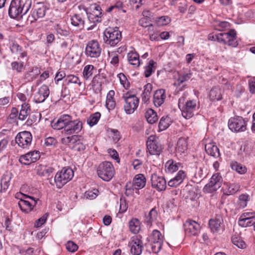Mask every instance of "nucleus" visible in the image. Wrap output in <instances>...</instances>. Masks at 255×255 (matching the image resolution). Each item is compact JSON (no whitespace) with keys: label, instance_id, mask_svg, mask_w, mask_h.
<instances>
[{"label":"nucleus","instance_id":"1","mask_svg":"<svg viewBox=\"0 0 255 255\" xmlns=\"http://www.w3.org/2000/svg\"><path fill=\"white\" fill-rule=\"evenodd\" d=\"M51 125L54 129H61L64 135L79 133L83 128L82 122L80 120H72V117L68 115H62L57 121H53Z\"/></svg>","mask_w":255,"mask_h":255},{"label":"nucleus","instance_id":"2","mask_svg":"<svg viewBox=\"0 0 255 255\" xmlns=\"http://www.w3.org/2000/svg\"><path fill=\"white\" fill-rule=\"evenodd\" d=\"M32 5L31 0H11L8 10L9 17L18 19L27 14Z\"/></svg>","mask_w":255,"mask_h":255},{"label":"nucleus","instance_id":"3","mask_svg":"<svg viewBox=\"0 0 255 255\" xmlns=\"http://www.w3.org/2000/svg\"><path fill=\"white\" fill-rule=\"evenodd\" d=\"M178 107L182 112V116L186 119L193 117L199 109V103L197 100L187 99L184 96L178 100Z\"/></svg>","mask_w":255,"mask_h":255},{"label":"nucleus","instance_id":"4","mask_svg":"<svg viewBox=\"0 0 255 255\" xmlns=\"http://www.w3.org/2000/svg\"><path fill=\"white\" fill-rule=\"evenodd\" d=\"M122 38V32L117 27H108L103 33L104 42L107 46L114 47L120 43Z\"/></svg>","mask_w":255,"mask_h":255},{"label":"nucleus","instance_id":"5","mask_svg":"<svg viewBox=\"0 0 255 255\" xmlns=\"http://www.w3.org/2000/svg\"><path fill=\"white\" fill-rule=\"evenodd\" d=\"M97 173L99 178L105 181L109 182L113 178L115 171L111 162L104 161L98 166Z\"/></svg>","mask_w":255,"mask_h":255},{"label":"nucleus","instance_id":"6","mask_svg":"<svg viewBox=\"0 0 255 255\" xmlns=\"http://www.w3.org/2000/svg\"><path fill=\"white\" fill-rule=\"evenodd\" d=\"M74 176V171L69 167H65L58 172L54 177L56 186L58 188H62L65 184L70 181Z\"/></svg>","mask_w":255,"mask_h":255},{"label":"nucleus","instance_id":"7","mask_svg":"<svg viewBox=\"0 0 255 255\" xmlns=\"http://www.w3.org/2000/svg\"><path fill=\"white\" fill-rule=\"evenodd\" d=\"M122 98L124 101V109L127 114H132L137 108L139 99L134 95L127 92L123 95Z\"/></svg>","mask_w":255,"mask_h":255},{"label":"nucleus","instance_id":"8","mask_svg":"<svg viewBox=\"0 0 255 255\" xmlns=\"http://www.w3.org/2000/svg\"><path fill=\"white\" fill-rule=\"evenodd\" d=\"M49 8L43 3H37L34 5L30 11V15L27 17V21L32 23L38 19L45 16Z\"/></svg>","mask_w":255,"mask_h":255},{"label":"nucleus","instance_id":"9","mask_svg":"<svg viewBox=\"0 0 255 255\" xmlns=\"http://www.w3.org/2000/svg\"><path fill=\"white\" fill-rule=\"evenodd\" d=\"M248 120L242 117L236 116L231 118L228 121V127L234 132H243L247 129Z\"/></svg>","mask_w":255,"mask_h":255},{"label":"nucleus","instance_id":"10","mask_svg":"<svg viewBox=\"0 0 255 255\" xmlns=\"http://www.w3.org/2000/svg\"><path fill=\"white\" fill-rule=\"evenodd\" d=\"M217 41L230 46L236 47L238 45L236 39V32L234 29L230 30L228 32L220 33L216 35Z\"/></svg>","mask_w":255,"mask_h":255},{"label":"nucleus","instance_id":"11","mask_svg":"<svg viewBox=\"0 0 255 255\" xmlns=\"http://www.w3.org/2000/svg\"><path fill=\"white\" fill-rule=\"evenodd\" d=\"M222 182L223 178L220 174L215 173L210 178V181L204 186L203 191L208 193L215 192L221 187Z\"/></svg>","mask_w":255,"mask_h":255},{"label":"nucleus","instance_id":"12","mask_svg":"<svg viewBox=\"0 0 255 255\" xmlns=\"http://www.w3.org/2000/svg\"><path fill=\"white\" fill-rule=\"evenodd\" d=\"M23 198H21L18 203V205L20 210L25 213H28L30 212L34 206L37 203V200L35 198L29 196H26L24 194H20Z\"/></svg>","mask_w":255,"mask_h":255},{"label":"nucleus","instance_id":"13","mask_svg":"<svg viewBox=\"0 0 255 255\" xmlns=\"http://www.w3.org/2000/svg\"><path fill=\"white\" fill-rule=\"evenodd\" d=\"M101 50L99 42L97 40H92L87 43L85 54L87 56L91 58H98L101 55Z\"/></svg>","mask_w":255,"mask_h":255},{"label":"nucleus","instance_id":"14","mask_svg":"<svg viewBox=\"0 0 255 255\" xmlns=\"http://www.w3.org/2000/svg\"><path fill=\"white\" fill-rule=\"evenodd\" d=\"M32 136L28 131L19 132L15 137V142L21 147L25 148L29 147L31 143Z\"/></svg>","mask_w":255,"mask_h":255},{"label":"nucleus","instance_id":"15","mask_svg":"<svg viewBox=\"0 0 255 255\" xmlns=\"http://www.w3.org/2000/svg\"><path fill=\"white\" fill-rule=\"evenodd\" d=\"M146 146L147 151L151 155H159L162 151L161 145L154 136H150L148 138Z\"/></svg>","mask_w":255,"mask_h":255},{"label":"nucleus","instance_id":"16","mask_svg":"<svg viewBox=\"0 0 255 255\" xmlns=\"http://www.w3.org/2000/svg\"><path fill=\"white\" fill-rule=\"evenodd\" d=\"M185 234L189 236H195L199 233L200 225L195 221L188 220L183 225Z\"/></svg>","mask_w":255,"mask_h":255},{"label":"nucleus","instance_id":"17","mask_svg":"<svg viewBox=\"0 0 255 255\" xmlns=\"http://www.w3.org/2000/svg\"><path fill=\"white\" fill-rule=\"evenodd\" d=\"M151 240L153 243L151 246L152 251L154 253H158L161 249L163 242L162 234L159 231L154 230L152 232Z\"/></svg>","mask_w":255,"mask_h":255},{"label":"nucleus","instance_id":"18","mask_svg":"<svg viewBox=\"0 0 255 255\" xmlns=\"http://www.w3.org/2000/svg\"><path fill=\"white\" fill-rule=\"evenodd\" d=\"M128 247L133 255H140L143 249V243L137 236L132 238L128 243Z\"/></svg>","mask_w":255,"mask_h":255},{"label":"nucleus","instance_id":"19","mask_svg":"<svg viewBox=\"0 0 255 255\" xmlns=\"http://www.w3.org/2000/svg\"><path fill=\"white\" fill-rule=\"evenodd\" d=\"M209 225L213 233H220L224 230L223 218L220 215H217L214 219L209 221Z\"/></svg>","mask_w":255,"mask_h":255},{"label":"nucleus","instance_id":"20","mask_svg":"<svg viewBox=\"0 0 255 255\" xmlns=\"http://www.w3.org/2000/svg\"><path fill=\"white\" fill-rule=\"evenodd\" d=\"M151 186L158 191H164L166 188V181L164 177L152 174L151 176Z\"/></svg>","mask_w":255,"mask_h":255},{"label":"nucleus","instance_id":"21","mask_svg":"<svg viewBox=\"0 0 255 255\" xmlns=\"http://www.w3.org/2000/svg\"><path fill=\"white\" fill-rule=\"evenodd\" d=\"M40 152L38 151H30L19 157V161L23 164L29 165L36 162L40 158Z\"/></svg>","mask_w":255,"mask_h":255},{"label":"nucleus","instance_id":"22","mask_svg":"<svg viewBox=\"0 0 255 255\" xmlns=\"http://www.w3.org/2000/svg\"><path fill=\"white\" fill-rule=\"evenodd\" d=\"M49 94L48 87L46 85H43L34 94L33 101L36 103H42L48 98Z\"/></svg>","mask_w":255,"mask_h":255},{"label":"nucleus","instance_id":"23","mask_svg":"<svg viewBox=\"0 0 255 255\" xmlns=\"http://www.w3.org/2000/svg\"><path fill=\"white\" fill-rule=\"evenodd\" d=\"M248 214H243L240 217L238 224L242 227H247L253 226L255 230V216L247 217Z\"/></svg>","mask_w":255,"mask_h":255},{"label":"nucleus","instance_id":"24","mask_svg":"<svg viewBox=\"0 0 255 255\" xmlns=\"http://www.w3.org/2000/svg\"><path fill=\"white\" fill-rule=\"evenodd\" d=\"M166 95L165 90L163 89H159L156 90L153 95V102L155 106L158 107L163 104Z\"/></svg>","mask_w":255,"mask_h":255},{"label":"nucleus","instance_id":"25","mask_svg":"<svg viewBox=\"0 0 255 255\" xmlns=\"http://www.w3.org/2000/svg\"><path fill=\"white\" fill-rule=\"evenodd\" d=\"M205 149L206 153L214 157L215 158H219L220 159V153L219 149L217 146L213 142L206 143L205 145Z\"/></svg>","mask_w":255,"mask_h":255},{"label":"nucleus","instance_id":"26","mask_svg":"<svg viewBox=\"0 0 255 255\" xmlns=\"http://www.w3.org/2000/svg\"><path fill=\"white\" fill-rule=\"evenodd\" d=\"M186 177V173L183 170H179L176 175L168 181V185L170 187H176L182 183Z\"/></svg>","mask_w":255,"mask_h":255},{"label":"nucleus","instance_id":"27","mask_svg":"<svg viewBox=\"0 0 255 255\" xmlns=\"http://www.w3.org/2000/svg\"><path fill=\"white\" fill-rule=\"evenodd\" d=\"M71 24L80 29L84 27L85 18L82 13L75 14L71 17Z\"/></svg>","mask_w":255,"mask_h":255},{"label":"nucleus","instance_id":"28","mask_svg":"<svg viewBox=\"0 0 255 255\" xmlns=\"http://www.w3.org/2000/svg\"><path fill=\"white\" fill-rule=\"evenodd\" d=\"M146 184V178L143 174H138L133 178L132 186L135 189L143 188Z\"/></svg>","mask_w":255,"mask_h":255},{"label":"nucleus","instance_id":"29","mask_svg":"<svg viewBox=\"0 0 255 255\" xmlns=\"http://www.w3.org/2000/svg\"><path fill=\"white\" fill-rule=\"evenodd\" d=\"M207 169L202 164H198L196 166V171L194 174V179L196 182H200L202 179L206 177Z\"/></svg>","mask_w":255,"mask_h":255},{"label":"nucleus","instance_id":"30","mask_svg":"<svg viewBox=\"0 0 255 255\" xmlns=\"http://www.w3.org/2000/svg\"><path fill=\"white\" fill-rule=\"evenodd\" d=\"M181 165L180 163L177 162L173 159H170L165 163V170L169 173H173L177 171Z\"/></svg>","mask_w":255,"mask_h":255},{"label":"nucleus","instance_id":"31","mask_svg":"<svg viewBox=\"0 0 255 255\" xmlns=\"http://www.w3.org/2000/svg\"><path fill=\"white\" fill-rule=\"evenodd\" d=\"M31 112L30 106L26 103H23L21 105L18 119L19 120L23 121L25 120L27 117L29 115Z\"/></svg>","mask_w":255,"mask_h":255},{"label":"nucleus","instance_id":"32","mask_svg":"<svg viewBox=\"0 0 255 255\" xmlns=\"http://www.w3.org/2000/svg\"><path fill=\"white\" fill-rule=\"evenodd\" d=\"M209 96L210 100L213 101L221 100L222 99L221 89L218 87H214L210 90Z\"/></svg>","mask_w":255,"mask_h":255},{"label":"nucleus","instance_id":"33","mask_svg":"<svg viewBox=\"0 0 255 255\" xmlns=\"http://www.w3.org/2000/svg\"><path fill=\"white\" fill-rule=\"evenodd\" d=\"M187 149V143L186 139L183 137H180L177 141L176 151L177 152L182 154L185 152Z\"/></svg>","mask_w":255,"mask_h":255},{"label":"nucleus","instance_id":"34","mask_svg":"<svg viewBox=\"0 0 255 255\" xmlns=\"http://www.w3.org/2000/svg\"><path fill=\"white\" fill-rule=\"evenodd\" d=\"M145 117L147 122L150 124H153L158 120L157 113L151 109H148L145 112Z\"/></svg>","mask_w":255,"mask_h":255},{"label":"nucleus","instance_id":"35","mask_svg":"<svg viewBox=\"0 0 255 255\" xmlns=\"http://www.w3.org/2000/svg\"><path fill=\"white\" fill-rule=\"evenodd\" d=\"M11 52L15 54H20V57L24 58L26 56L27 53L25 51H23L22 48L16 42H12L10 47Z\"/></svg>","mask_w":255,"mask_h":255},{"label":"nucleus","instance_id":"36","mask_svg":"<svg viewBox=\"0 0 255 255\" xmlns=\"http://www.w3.org/2000/svg\"><path fill=\"white\" fill-rule=\"evenodd\" d=\"M128 58L129 63L135 67H137L140 65L139 59V55L136 52H130L128 54Z\"/></svg>","mask_w":255,"mask_h":255},{"label":"nucleus","instance_id":"37","mask_svg":"<svg viewBox=\"0 0 255 255\" xmlns=\"http://www.w3.org/2000/svg\"><path fill=\"white\" fill-rule=\"evenodd\" d=\"M226 185L225 194L229 195H233L237 193L240 188L239 184L235 183H225Z\"/></svg>","mask_w":255,"mask_h":255},{"label":"nucleus","instance_id":"38","mask_svg":"<svg viewBox=\"0 0 255 255\" xmlns=\"http://www.w3.org/2000/svg\"><path fill=\"white\" fill-rule=\"evenodd\" d=\"M172 123L171 118L168 116L162 117L159 123L158 127L160 130L162 131L167 129Z\"/></svg>","mask_w":255,"mask_h":255},{"label":"nucleus","instance_id":"39","mask_svg":"<svg viewBox=\"0 0 255 255\" xmlns=\"http://www.w3.org/2000/svg\"><path fill=\"white\" fill-rule=\"evenodd\" d=\"M129 228L130 232L133 234L138 233L140 228L139 221L136 218L131 219L129 222Z\"/></svg>","mask_w":255,"mask_h":255},{"label":"nucleus","instance_id":"40","mask_svg":"<svg viewBox=\"0 0 255 255\" xmlns=\"http://www.w3.org/2000/svg\"><path fill=\"white\" fill-rule=\"evenodd\" d=\"M156 64L153 60H150L147 64L144 67V75L146 78H148L151 76L152 73L155 71V67L154 66Z\"/></svg>","mask_w":255,"mask_h":255},{"label":"nucleus","instance_id":"41","mask_svg":"<svg viewBox=\"0 0 255 255\" xmlns=\"http://www.w3.org/2000/svg\"><path fill=\"white\" fill-rule=\"evenodd\" d=\"M95 68L92 65H87L84 68L83 75L86 80L89 79L93 74Z\"/></svg>","mask_w":255,"mask_h":255},{"label":"nucleus","instance_id":"42","mask_svg":"<svg viewBox=\"0 0 255 255\" xmlns=\"http://www.w3.org/2000/svg\"><path fill=\"white\" fill-rule=\"evenodd\" d=\"M101 117V114L99 112H96L91 115L87 119V123L90 127H93L96 125L99 121Z\"/></svg>","mask_w":255,"mask_h":255},{"label":"nucleus","instance_id":"43","mask_svg":"<svg viewBox=\"0 0 255 255\" xmlns=\"http://www.w3.org/2000/svg\"><path fill=\"white\" fill-rule=\"evenodd\" d=\"M231 166L233 170H235L240 174H244L247 171L246 167L237 162H232L231 163Z\"/></svg>","mask_w":255,"mask_h":255},{"label":"nucleus","instance_id":"44","mask_svg":"<svg viewBox=\"0 0 255 255\" xmlns=\"http://www.w3.org/2000/svg\"><path fill=\"white\" fill-rule=\"evenodd\" d=\"M233 244L240 249H245L246 247L245 242L237 236H233L231 239Z\"/></svg>","mask_w":255,"mask_h":255},{"label":"nucleus","instance_id":"45","mask_svg":"<svg viewBox=\"0 0 255 255\" xmlns=\"http://www.w3.org/2000/svg\"><path fill=\"white\" fill-rule=\"evenodd\" d=\"M83 10L85 13L87 15L89 20L94 24L97 22H100L101 21V17L96 16L94 14H93L91 11H89L86 8H84Z\"/></svg>","mask_w":255,"mask_h":255},{"label":"nucleus","instance_id":"46","mask_svg":"<svg viewBox=\"0 0 255 255\" xmlns=\"http://www.w3.org/2000/svg\"><path fill=\"white\" fill-rule=\"evenodd\" d=\"M191 73H186L182 75H180L177 79L174 82V85L176 86H180L184 82L188 81L191 78Z\"/></svg>","mask_w":255,"mask_h":255},{"label":"nucleus","instance_id":"47","mask_svg":"<svg viewBox=\"0 0 255 255\" xmlns=\"http://www.w3.org/2000/svg\"><path fill=\"white\" fill-rule=\"evenodd\" d=\"M155 21L157 26H161L168 24L170 21V18L168 16H162L156 17Z\"/></svg>","mask_w":255,"mask_h":255},{"label":"nucleus","instance_id":"48","mask_svg":"<svg viewBox=\"0 0 255 255\" xmlns=\"http://www.w3.org/2000/svg\"><path fill=\"white\" fill-rule=\"evenodd\" d=\"M54 29L57 34L63 36H67L69 35L70 32L68 30L63 27L60 24H57L54 26Z\"/></svg>","mask_w":255,"mask_h":255},{"label":"nucleus","instance_id":"49","mask_svg":"<svg viewBox=\"0 0 255 255\" xmlns=\"http://www.w3.org/2000/svg\"><path fill=\"white\" fill-rule=\"evenodd\" d=\"M68 136L63 137L61 139V142L65 145H68L71 142H74L77 137L76 135H67Z\"/></svg>","mask_w":255,"mask_h":255},{"label":"nucleus","instance_id":"50","mask_svg":"<svg viewBox=\"0 0 255 255\" xmlns=\"http://www.w3.org/2000/svg\"><path fill=\"white\" fill-rule=\"evenodd\" d=\"M249 201V195L247 194H242L239 196V205L241 208H244L247 206V202Z\"/></svg>","mask_w":255,"mask_h":255},{"label":"nucleus","instance_id":"51","mask_svg":"<svg viewBox=\"0 0 255 255\" xmlns=\"http://www.w3.org/2000/svg\"><path fill=\"white\" fill-rule=\"evenodd\" d=\"M86 148V145L80 141H77L73 146V149L80 152H83Z\"/></svg>","mask_w":255,"mask_h":255},{"label":"nucleus","instance_id":"52","mask_svg":"<svg viewBox=\"0 0 255 255\" xmlns=\"http://www.w3.org/2000/svg\"><path fill=\"white\" fill-rule=\"evenodd\" d=\"M12 69L16 70L17 72H21L23 68V62H13L11 63Z\"/></svg>","mask_w":255,"mask_h":255},{"label":"nucleus","instance_id":"53","mask_svg":"<svg viewBox=\"0 0 255 255\" xmlns=\"http://www.w3.org/2000/svg\"><path fill=\"white\" fill-rule=\"evenodd\" d=\"M157 216V211L155 209V208L152 209L149 212L148 216L147 217V222L151 223L152 221L156 219Z\"/></svg>","mask_w":255,"mask_h":255},{"label":"nucleus","instance_id":"54","mask_svg":"<svg viewBox=\"0 0 255 255\" xmlns=\"http://www.w3.org/2000/svg\"><path fill=\"white\" fill-rule=\"evenodd\" d=\"M101 10V8L99 5H94L90 8L91 12L101 18L102 15Z\"/></svg>","mask_w":255,"mask_h":255},{"label":"nucleus","instance_id":"55","mask_svg":"<svg viewBox=\"0 0 255 255\" xmlns=\"http://www.w3.org/2000/svg\"><path fill=\"white\" fill-rule=\"evenodd\" d=\"M67 250L70 252H75L78 248V246L72 241H68L66 244Z\"/></svg>","mask_w":255,"mask_h":255},{"label":"nucleus","instance_id":"56","mask_svg":"<svg viewBox=\"0 0 255 255\" xmlns=\"http://www.w3.org/2000/svg\"><path fill=\"white\" fill-rule=\"evenodd\" d=\"M67 79L68 81V83H74L77 84L79 86H81L82 83L81 82L79 77L74 75H68L67 76Z\"/></svg>","mask_w":255,"mask_h":255},{"label":"nucleus","instance_id":"57","mask_svg":"<svg viewBox=\"0 0 255 255\" xmlns=\"http://www.w3.org/2000/svg\"><path fill=\"white\" fill-rule=\"evenodd\" d=\"M9 185V180L7 179L6 177L2 178L0 181L1 188H0V192H2V191H5L8 188Z\"/></svg>","mask_w":255,"mask_h":255},{"label":"nucleus","instance_id":"58","mask_svg":"<svg viewBox=\"0 0 255 255\" xmlns=\"http://www.w3.org/2000/svg\"><path fill=\"white\" fill-rule=\"evenodd\" d=\"M60 48L62 51L64 52H68L70 49L68 41L67 40H63L60 44Z\"/></svg>","mask_w":255,"mask_h":255},{"label":"nucleus","instance_id":"59","mask_svg":"<svg viewBox=\"0 0 255 255\" xmlns=\"http://www.w3.org/2000/svg\"><path fill=\"white\" fill-rule=\"evenodd\" d=\"M128 209V205L126 203V200L125 198H121L120 199V212L124 213Z\"/></svg>","mask_w":255,"mask_h":255},{"label":"nucleus","instance_id":"60","mask_svg":"<svg viewBox=\"0 0 255 255\" xmlns=\"http://www.w3.org/2000/svg\"><path fill=\"white\" fill-rule=\"evenodd\" d=\"M116 105L115 100H106V106L109 111L114 110Z\"/></svg>","mask_w":255,"mask_h":255},{"label":"nucleus","instance_id":"61","mask_svg":"<svg viewBox=\"0 0 255 255\" xmlns=\"http://www.w3.org/2000/svg\"><path fill=\"white\" fill-rule=\"evenodd\" d=\"M47 216L48 214L45 213L41 218L37 220L36 222V226L39 227L43 225L47 220Z\"/></svg>","mask_w":255,"mask_h":255},{"label":"nucleus","instance_id":"62","mask_svg":"<svg viewBox=\"0 0 255 255\" xmlns=\"http://www.w3.org/2000/svg\"><path fill=\"white\" fill-rule=\"evenodd\" d=\"M139 23L141 26L144 27L151 25V24H149V19L147 17L140 18L139 20Z\"/></svg>","mask_w":255,"mask_h":255},{"label":"nucleus","instance_id":"63","mask_svg":"<svg viewBox=\"0 0 255 255\" xmlns=\"http://www.w3.org/2000/svg\"><path fill=\"white\" fill-rule=\"evenodd\" d=\"M97 190L94 189L93 191H88L86 192L85 196L87 198L91 199H94L97 197Z\"/></svg>","mask_w":255,"mask_h":255},{"label":"nucleus","instance_id":"64","mask_svg":"<svg viewBox=\"0 0 255 255\" xmlns=\"http://www.w3.org/2000/svg\"><path fill=\"white\" fill-rule=\"evenodd\" d=\"M56 143V139L53 137H48L45 139V144L46 146L55 145Z\"/></svg>","mask_w":255,"mask_h":255}]
</instances>
